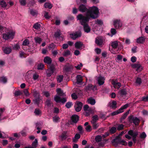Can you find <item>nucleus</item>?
<instances>
[{
	"instance_id": "nucleus-8",
	"label": "nucleus",
	"mask_w": 148,
	"mask_h": 148,
	"mask_svg": "<svg viewBox=\"0 0 148 148\" xmlns=\"http://www.w3.org/2000/svg\"><path fill=\"white\" fill-rule=\"evenodd\" d=\"M104 39L101 36L97 37L95 39V43L99 46H101L103 44Z\"/></svg>"
},
{
	"instance_id": "nucleus-60",
	"label": "nucleus",
	"mask_w": 148,
	"mask_h": 148,
	"mask_svg": "<svg viewBox=\"0 0 148 148\" xmlns=\"http://www.w3.org/2000/svg\"><path fill=\"white\" fill-rule=\"evenodd\" d=\"M53 73V72L49 69L47 70L46 71V73L48 77L51 76Z\"/></svg>"
},
{
	"instance_id": "nucleus-27",
	"label": "nucleus",
	"mask_w": 148,
	"mask_h": 148,
	"mask_svg": "<svg viewBox=\"0 0 148 148\" xmlns=\"http://www.w3.org/2000/svg\"><path fill=\"white\" fill-rule=\"evenodd\" d=\"M92 85L91 84H89L86 86L85 88V90L87 91H90L92 89Z\"/></svg>"
},
{
	"instance_id": "nucleus-14",
	"label": "nucleus",
	"mask_w": 148,
	"mask_h": 148,
	"mask_svg": "<svg viewBox=\"0 0 148 148\" xmlns=\"http://www.w3.org/2000/svg\"><path fill=\"white\" fill-rule=\"evenodd\" d=\"M83 25L84 30L85 32L86 33H88L90 31L91 28L87 23Z\"/></svg>"
},
{
	"instance_id": "nucleus-56",
	"label": "nucleus",
	"mask_w": 148,
	"mask_h": 148,
	"mask_svg": "<svg viewBox=\"0 0 148 148\" xmlns=\"http://www.w3.org/2000/svg\"><path fill=\"white\" fill-rule=\"evenodd\" d=\"M95 23L99 25H101L103 24V22L102 21L99 19H97L95 21Z\"/></svg>"
},
{
	"instance_id": "nucleus-23",
	"label": "nucleus",
	"mask_w": 148,
	"mask_h": 148,
	"mask_svg": "<svg viewBox=\"0 0 148 148\" xmlns=\"http://www.w3.org/2000/svg\"><path fill=\"white\" fill-rule=\"evenodd\" d=\"M77 82L78 83H80L82 82V77L80 75H77L76 77Z\"/></svg>"
},
{
	"instance_id": "nucleus-58",
	"label": "nucleus",
	"mask_w": 148,
	"mask_h": 148,
	"mask_svg": "<svg viewBox=\"0 0 148 148\" xmlns=\"http://www.w3.org/2000/svg\"><path fill=\"white\" fill-rule=\"evenodd\" d=\"M147 135L145 133L143 132L140 135V137L141 139H144L146 137Z\"/></svg>"
},
{
	"instance_id": "nucleus-11",
	"label": "nucleus",
	"mask_w": 148,
	"mask_h": 148,
	"mask_svg": "<svg viewBox=\"0 0 148 148\" xmlns=\"http://www.w3.org/2000/svg\"><path fill=\"white\" fill-rule=\"evenodd\" d=\"M105 80V77L101 76L98 77L97 79L98 83L100 86L104 84Z\"/></svg>"
},
{
	"instance_id": "nucleus-44",
	"label": "nucleus",
	"mask_w": 148,
	"mask_h": 148,
	"mask_svg": "<svg viewBox=\"0 0 148 148\" xmlns=\"http://www.w3.org/2000/svg\"><path fill=\"white\" fill-rule=\"evenodd\" d=\"M49 48L50 50H53L56 47V45L53 43H51L49 45Z\"/></svg>"
},
{
	"instance_id": "nucleus-19",
	"label": "nucleus",
	"mask_w": 148,
	"mask_h": 148,
	"mask_svg": "<svg viewBox=\"0 0 148 148\" xmlns=\"http://www.w3.org/2000/svg\"><path fill=\"white\" fill-rule=\"evenodd\" d=\"M64 70L66 72L71 71L73 69V66L71 65H69L66 66L64 67Z\"/></svg>"
},
{
	"instance_id": "nucleus-21",
	"label": "nucleus",
	"mask_w": 148,
	"mask_h": 148,
	"mask_svg": "<svg viewBox=\"0 0 148 148\" xmlns=\"http://www.w3.org/2000/svg\"><path fill=\"white\" fill-rule=\"evenodd\" d=\"M87 102L88 103L92 105H94L96 103L95 100L92 98H89L88 99Z\"/></svg>"
},
{
	"instance_id": "nucleus-42",
	"label": "nucleus",
	"mask_w": 148,
	"mask_h": 148,
	"mask_svg": "<svg viewBox=\"0 0 148 148\" xmlns=\"http://www.w3.org/2000/svg\"><path fill=\"white\" fill-rule=\"evenodd\" d=\"M92 119L91 121V123L96 122V121L98 119V116L97 115H95L92 117Z\"/></svg>"
},
{
	"instance_id": "nucleus-17",
	"label": "nucleus",
	"mask_w": 148,
	"mask_h": 148,
	"mask_svg": "<svg viewBox=\"0 0 148 148\" xmlns=\"http://www.w3.org/2000/svg\"><path fill=\"white\" fill-rule=\"evenodd\" d=\"M83 45V44L82 42L80 41H77L76 42L75 44V47L77 49H79L82 47Z\"/></svg>"
},
{
	"instance_id": "nucleus-10",
	"label": "nucleus",
	"mask_w": 148,
	"mask_h": 148,
	"mask_svg": "<svg viewBox=\"0 0 148 148\" xmlns=\"http://www.w3.org/2000/svg\"><path fill=\"white\" fill-rule=\"evenodd\" d=\"M82 105L83 104L82 102H77L75 106V110L77 112L80 111L82 108Z\"/></svg>"
},
{
	"instance_id": "nucleus-16",
	"label": "nucleus",
	"mask_w": 148,
	"mask_h": 148,
	"mask_svg": "<svg viewBox=\"0 0 148 148\" xmlns=\"http://www.w3.org/2000/svg\"><path fill=\"white\" fill-rule=\"evenodd\" d=\"M44 62L48 64H50L52 62L51 58L49 56L45 57L44 59Z\"/></svg>"
},
{
	"instance_id": "nucleus-3",
	"label": "nucleus",
	"mask_w": 148,
	"mask_h": 148,
	"mask_svg": "<svg viewBox=\"0 0 148 148\" xmlns=\"http://www.w3.org/2000/svg\"><path fill=\"white\" fill-rule=\"evenodd\" d=\"M14 34L15 33L14 32L10 31L3 34V38L5 40L12 39L14 38Z\"/></svg>"
},
{
	"instance_id": "nucleus-5",
	"label": "nucleus",
	"mask_w": 148,
	"mask_h": 148,
	"mask_svg": "<svg viewBox=\"0 0 148 148\" xmlns=\"http://www.w3.org/2000/svg\"><path fill=\"white\" fill-rule=\"evenodd\" d=\"M128 134L132 137V140L134 143H135L136 142V137L138 134V133L137 131L134 132L132 130H130L128 132Z\"/></svg>"
},
{
	"instance_id": "nucleus-2",
	"label": "nucleus",
	"mask_w": 148,
	"mask_h": 148,
	"mask_svg": "<svg viewBox=\"0 0 148 148\" xmlns=\"http://www.w3.org/2000/svg\"><path fill=\"white\" fill-rule=\"evenodd\" d=\"M56 91L58 95H56L54 97V100L57 103L61 102L64 103L66 101V97L62 98L61 96L65 97L66 96L65 93L60 88H57Z\"/></svg>"
},
{
	"instance_id": "nucleus-6",
	"label": "nucleus",
	"mask_w": 148,
	"mask_h": 148,
	"mask_svg": "<svg viewBox=\"0 0 148 148\" xmlns=\"http://www.w3.org/2000/svg\"><path fill=\"white\" fill-rule=\"evenodd\" d=\"M128 119L130 122H132L135 125H138L140 120L136 117L131 115L128 117Z\"/></svg>"
},
{
	"instance_id": "nucleus-51",
	"label": "nucleus",
	"mask_w": 148,
	"mask_h": 148,
	"mask_svg": "<svg viewBox=\"0 0 148 148\" xmlns=\"http://www.w3.org/2000/svg\"><path fill=\"white\" fill-rule=\"evenodd\" d=\"M27 0H19L20 4L23 6H25L26 4Z\"/></svg>"
},
{
	"instance_id": "nucleus-64",
	"label": "nucleus",
	"mask_w": 148,
	"mask_h": 148,
	"mask_svg": "<svg viewBox=\"0 0 148 148\" xmlns=\"http://www.w3.org/2000/svg\"><path fill=\"white\" fill-rule=\"evenodd\" d=\"M83 66L82 64L80 63L77 66H75V67L77 70H79L81 69V68Z\"/></svg>"
},
{
	"instance_id": "nucleus-15",
	"label": "nucleus",
	"mask_w": 148,
	"mask_h": 148,
	"mask_svg": "<svg viewBox=\"0 0 148 148\" xmlns=\"http://www.w3.org/2000/svg\"><path fill=\"white\" fill-rule=\"evenodd\" d=\"M79 10L82 12H84L87 11L88 10H87V8L86 6L83 4H81L79 7Z\"/></svg>"
},
{
	"instance_id": "nucleus-38",
	"label": "nucleus",
	"mask_w": 148,
	"mask_h": 148,
	"mask_svg": "<svg viewBox=\"0 0 148 148\" xmlns=\"http://www.w3.org/2000/svg\"><path fill=\"white\" fill-rule=\"evenodd\" d=\"M44 6L46 8L51 9L52 7V5L49 3H46L44 4Z\"/></svg>"
},
{
	"instance_id": "nucleus-30",
	"label": "nucleus",
	"mask_w": 148,
	"mask_h": 148,
	"mask_svg": "<svg viewBox=\"0 0 148 148\" xmlns=\"http://www.w3.org/2000/svg\"><path fill=\"white\" fill-rule=\"evenodd\" d=\"M40 101V97L35 98L33 100L34 102V103L37 105H38Z\"/></svg>"
},
{
	"instance_id": "nucleus-46",
	"label": "nucleus",
	"mask_w": 148,
	"mask_h": 148,
	"mask_svg": "<svg viewBox=\"0 0 148 148\" xmlns=\"http://www.w3.org/2000/svg\"><path fill=\"white\" fill-rule=\"evenodd\" d=\"M91 123L92 124L93 129H96L99 127L98 123H96V122H92Z\"/></svg>"
},
{
	"instance_id": "nucleus-13",
	"label": "nucleus",
	"mask_w": 148,
	"mask_h": 148,
	"mask_svg": "<svg viewBox=\"0 0 148 148\" xmlns=\"http://www.w3.org/2000/svg\"><path fill=\"white\" fill-rule=\"evenodd\" d=\"M79 119V116L77 115H74L71 117V120L72 122L71 124L73 123H76L78 121Z\"/></svg>"
},
{
	"instance_id": "nucleus-25",
	"label": "nucleus",
	"mask_w": 148,
	"mask_h": 148,
	"mask_svg": "<svg viewBox=\"0 0 148 148\" xmlns=\"http://www.w3.org/2000/svg\"><path fill=\"white\" fill-rule=\"evenodd\" d=\"M112 84L114 85V87L115 88H119L121 86V84L119 82H116L114 81H112Z\"/></svg>"
},
{
	"instance_id": "nucleus-61",
	"label": "nucleus",
	"mask_w": 148,
	"mask_h": 148,
	"mask_svg": "<svg viewBox=\"0 0 148 148\" xmlns=\"http://www.w3.org/2000/svg\"><path fill=\"white\" fill-rule=\"evenodd\" d=\"M44 16L47 19H49L50 18V16L49 15L48 13L46 11L44 12Z\"/></svg>"
},
{
	"instance_id": "nucleus-7",
	"label": "nucleus",
	"mask_w": 148,
	"mask_h": 148,
	"mask_svg": "<svg viewBox=\"0 0 148 148\" xmlns=\"http://www.w3.org/2000/svg\"><path fill=\"white\" fill-rule=\"evenodd\" d=\"M82 34L80 32H76L70 34L71 38L74 40L81 36Z\"/></svg>"
},
{
	"instance_id": "nucleus-48",
	"label": "nucleus",
	"mask_w": 148,
	"mask_h": 148,
	"mask_svg": "<svg viewBox=\"0 0 148 148\" xmlns=\"http://www.w3.org/2000/svg\"><path fill=\"white\" fill-rule=\"evenodd\" d=\"M116 101H113L112 102V105L111 106L112 108V109H116Z\"/></svg>"
},
{
	"instance_id": "nucleus-4",
	"label": "nucleus",
	"mask_w": 148,
	"mask_h": 148,
	"mask_svg": "<svg viewBox=\"0 0 148 148\" xmlns=\"http://www.w3.org/2000/svg\"><path fill=\"white\" fill-rule=\"evenodd\" d=\"M129 106L128 104H126L122 106L119 110L117 111H114L111 113L112 116H114L118 114L123 112V110L126 109Z\"/></svg>"
},
{
	"instance_id": "nucleus-63",
	"label": "nucleus",
	"mask_w": 148,
	"mask_h": 148,
	"mask_svg": "<svg viewBox=\"0 0 148 148\" xmlns=\"http://www.w3.org/2000/svg\"><path fill=\"white\" fill-rule=\"evenodd\" d=\"M41 125L39 123H37L36 127L38 130H40L42 128Z\"/></svg>"
},
{
	"instance_id": "nucleus-57",
	"label": "nucleus",
	"mask_w": 148,
	"mask_h": 148,
	"mask_svg": "<svg viewBox=\"0 0 148 148\" xmlns=\"http://www.w3.org/2000/svg\"><path fill=\"white\" fill-rule=\"evenodd\" d=\"M86 130L88 132H90L92 130L91 126L90 125H88L85 128Z\"/></svg>"
},
{
	"instance_id": "nucleus-50",
	"label": "nucleus",
	"mask_w": 148,
	"mask_h": 148,
	"mask_svg": "<svg viewBox=\"0 0 148 148\" xmlns=\"http://www.w3.org/2000/svg\"><path fill=\"white\" fill-rule=\"evenodd\" d=\"M39 76L36 73H34L33 75V79L34 80H37L39 78Z\"/></svg>"
},
{
	"instance_id": "nucleus-12",
	"label": "nucleus",
	"mask_w": 148,
	"mask_h": 148,
	"mask_svg": "<svg viewBox=\"0 0 148 148\" xmlns=\"http://www.w3.org/2000/svg\"><path fill=\"white\" fill-rule=\"evenodd\" d=\"M114 25L116 28H119L122 26V23L120 20H114Z\"/></svg>"
},
{
	"instance_id": "nucleus-18",
	"label": "nucleus",
	"mask_w": 148,
	"mask_h": 148,
	"mask_svg": "<svg viewBox=\"0 0 148 148\" xmlns=\"http://www.w3.org/2000/svg\"><path fill=\"white\" fill-rule=\"evenodd\" d=\"M118 93L121 96H123L126 95L127 92L126 90L124 89L120 90L118 92Z\"/></svg>"
},
{
	"instance_id": "nucleus-35",
	"label": "nucleus",
	"mask_w": 148,
	"mask_h": 148,
	"mask_svg": "<svg viewBox=\"0 0 148 148\" xmlns=\"http://www.w3.org/2000/svg\"><path fill=\"white\" fill-rule=\"evenodd\" d=\"M71 54L70 51L68 50H66L64 51L63 55L65 57H67Z\"/></svg>"
},
{
	"instance_id": "nucleus-24",
	"label": "nucleus",
	"mask_w": 148,
	"mask_h": 148,
	"mask_svg": "<svg viewBox=\"0 0 148 148\" xmlns=\"http://www.w3.org/2000/svg\"><path fill=\"white\" fill-rule=\"evenodd\" d=\"M80 135L79 134H76L74 137L73 139V141L74 143H76L77 140L80 138Z\"/></svg>"
},
{
	"instance_id": "nucleus-55",
	"label": "nucleus",
	"mask_w": 148,
	"mask_h": 148,
	"mask_svg": "<svg viewBox=\"0 0 148 148\" xmlns=\"http://www.w3.org/2000/svg\"><path fill=\"white\" fill-rule=\"evenodd\" d=\"M124 126V125L122 124H119L118 125L117 129L119 130H122L123 129Z\"/></svg>"
},
{
	"instance_id": "nucleus-49",
	"label": "nucleus",
	"mask_w": 148,
	"mask_h": 148,
	"mask_svg": "<svg viewBox=\"0 0 148 148\" xmlns=\"http://www.w3.org/2000/svg\"><path fill=\"white\" fill-rule=\"evenodd\" d=\"M119 144L122 145L124 146H126L127 145V143L126 141H124L123 140H121V139L120 138L119 142Z\"/></svg>"
},
{
	"instance_id": "nucleus-53",
	"label": "nucleus",
	"mask_w": 148,
	"mask_h": 148,
	"mask_svg": "<svg viewBox=\"0 0 148 148\" xmlns=\"http://www.w3.org/2000/svg\"><path fill=\"white\" fill-rule=\"evenodd\" d=\"M95 139L97 142H100L102 139L101 136L99 135L97 136L96 137Z\"/></svg>"
},
{
	"instance_id": "nucleus-33",
	"label": "nucleus",
	"mask_w": 148,
	"mask_h": 148,
	"mask_svg": "<svg viewBox=\"0 0 148 148\" xmlns=\"http://www.w3.org/2000/svg\"><path fill=\"white\" fill-rule=\"evenodd\" d=\"M41 25L40 24L36 23L34 24L33 27L36 29H40V28Z\"/></svg>"
},
{
	"instance_id": "nucleus-62",
	"label": "nucleus",
	"mask_w": 148,
	"mask_h": 148,
	"mask_svg": "<svg viewBox=\"0 0 148 148\" xmlns=\"http://www.w3.org/2000/svg\"><path fill=\"white\" fill-rule=\"evenodd\" d=\"M129 113V111H128L127 112L125 113L122 117L121 119H124L128 115Z\"/></svg>"
},
{
	"instance_id": "nucleus-37",
	"label": "nucleus",
	"mask_w": 148,
	"mask_h": 148,
	"mask_svg": "<svg viewBox=\"0 0 148 148\" xmlns=\"http://www.w3.org/2000/svg\"><path fill=\"white\" fill-rule=\"evenodd\" d=\"M61 34L60 30H58L55 32L54 36L56 38H59Z\"/></svg>"
},
{
	"instance_id": "nucleus-47",
	"label": "nucleus",
	"mask_w": 148,
	"mask_h": 148,
	"mask_svg": "<svg viewBox=\"0 0 148 148\" xmlns=\"http://www.w3.org/2000/svg\"><path fill=\"white\" fill-rule=\"evenodd\" d=\"M49 69L53 73L55 70L54 66L53 64L50 65Z\"/></svg>"
},
{
	"instance_id": "nucleus-43",
	"label": "nucleus",
	"mask_w": 148,
	"mask_h": 148,
	"mask_svg": "<svg viewBox=\"0 0 148 148\" xmlns=\"http://www.w3.org/2000/svg\"><path fill=\"white\" fill-rule=\"evenodd\" d=\"M116 129L115 127H113L109 129L110 133L111 134H113L116 132Z\"/></svg>"
},
{
	"instance_id": "nucleus-52",
	"label": "nucleus",
	"mask_w": 148,
	"mask_h": 148,
	"mask_svg": "<svg viewBox=\"0 0 148 148\" xmlns=\"http://www.w3.org/2000/svg\"><path fill=\"white\" fill-rule=\"evenodd\" d=\"M29 43V41L28 39L25 40L23 42L22 45L24 46L28 45Z\"/></svg>"
},
{
	"instance_id": "nucleus-59",
	"label": "nucleus",
	"mask_w": 148,
	"mask_h": 148,
	"mask_svg": "<svg viewBox=\"0 0 148 148\" xmlns=\"http://www.w3.org/2000/svg\"><path fill=\"white\" fill-rule=\"evenodd\" d=\"M34 112L35 115H39L41 113L40 111L39 110L37 109H35Z\"/></svg>"
},
{
	"instance_id": "nucleus-54",
	"label": "nucleus",
	"mask_w": 148,
	"mask_h": 148,
	"mask_svg": "<svg viewBox=\"0 0 148 148\" xmlns=\"http://www.w3.org/2000/svg\"><path fill=\"white\" fill-rule=\"evenodd\" d=\"M44 65L43 64H40L38 66L37 69L38 70H42L44 68Z\"/></svg>"
},
{
	"instance_id": "nucleus-26",
	"label": "nucleus",
	"mask_w": 148,
	"mask_h": 148,
	"mask_svg": "<svg viewBox=\"0 0 148 148\" xmlns=\"http://www.w3.org/2000/svg\"><path fill=\"white\" fill-rule=\"evenodd\" d=\"M7 6L6 2L3 0L0 1V6L3 8H5Z\"/></svg>"
},
{
	"instance_id": "nucleus-1",
	"label": "nucleus",
	"mask_w": 148,
	"mask_h": 148,
	"mask_svg": "<svg viewBox=\"0 0 148 148\" xmlns=\"http://www.w3.org/2000/svg\"><path fill=\"white\" fill-rule=\"evenodd\" d=\"M99 14V10L98 8L96 6H93L89 8L85 16L81 14L77 15V20L79 21L81 25H84L89 21L90 18L93 19L97 18Z\"/></svg>"
},
{
	"instance_id": "nucleus-32",
	"label": "nucleus",
	"mask_w": 148,
	"mask_h": 148,
	"mask_svg": "<svg viewBox=\"0 0 148 148\" xmlns=\"http://www.w3.org/2000/svg\"><path fill=\"white\" fill-rule=\"evenodd\" d=\"M83 109L85 111H92L91 108H90L88 105H85L83 107Z\"/></svg>"
},
{
	"instance_id": "nucleus-31",
	"label": "nucleus",
	"mask_w": 148,
	"mask_h": 148,
	"mask_svg": "<svg viewBox=\"0 0 148 148\" xmlns=\"http://www.w3.org/2000/svg\"><path fill=\"white\" fill-rule=\"evenodd\" d=\"M30 13L33 16L36 15L38 14V12L37 11L33 9H31L30 10Z\"/></svg>"
},
{
	"instance_id": "nucleus-41",
	"label": "nucleus",
	"mask_w": 148,
	"mask_h": 148,
	"mask_svg": "<svg viewBox=\"0 0 148 148\" xmlns=\"http://www.w3.org/2000/svg\"><path fill=\"white\" fill-rule=\"evenodd\" d=\"M60 137L62 140L66 139L67 138L66 133V132H63Z\"/></svg>"
},
{
	"instance_id": "nucleus-28",
	"label": "nucleus",
	"mask_w": 148,
	"mask_h": 148,
	"mask_svg": "<svg viewBox=\"0 0 148 148\" xmlns=\"http://www.w3.org/2000/svg\"><path fill=\"white\" fill-rule=\"evenodd\" d=\"M118 45V42L117 41H115L112 42L111 43V46L112 48L114 49H116Z\"/></svg>"
},
{
	"instance_id": "nucleus-29",
	"label": "nucleus",
	"mask_w": 148,
	"mask_h": 148,
	"mask_svg": "<svg viewBox=\"0 0 148 148\" xmlns=\"http://www.w3.org/2000/svg\"><path fill=\"white\" fill-rule=\"evenodd\" d=\"M34 40L36 44H40L42 41V39L38 37H36L35 38Z\"/></svg>"
},
{
	"instance_id": "nucleus-20",
	"label": "nucleus",
	"mask_w": 148,
	"mask_h": 148,
	"mask_svg": "<svg viewBox=\"0 0 148 148\" xmlns=\"http://www.w3.org/2000/svg\"><path fill=\"white\" fill-rule=\"evenodd\" d=\"M145 41V38L143 37H140L137 38V42L138 43H143Z\"/></svg>"
},
{
	"instance_id": "nucleus-45",
	"label": "nucleus",
	"mask_w": 148,
	"mask_h": 148,
	"mask_svg": "<svg viewBox=\"0 0 148 148\" xmlns=\"http://www.w3.org/2000/svg\"><path fill=\"white\" fill-rule=\"evenodd\" d=\"M63 76L62 75H60L58 76L57 77V81L60 83L62 82L63 80Z\"/></svg>"
},
{
	"instance_id": "nucleus-9",
	"label": "nucleus",
	"mask_w": 148,
	"mask_h": 148,
	"mask_svg": "<svg viewBox=\"0 0 148 148\" xmlns=\"http://www.w3.org/2000/svg\"><path fill=\"white\" fill-rule=\"evenodd\" d=\"M120 138L119 136L116 137L114 139L112 140L111 142L112 144L115 147L117 146L118 144H119Z\"/></svg>"
},
{
	"instance_id": "nucleus-40",
	"label": "nucleus",
	"mask_w": 148,
	"mask_h": 148,
	"mask_svg": "<svg viewBox=\"0 0 148 148\" xmlns=\"http://www.w3.org/2000/svg\"><path fill=\"white\" fill-rule=\"evenodd\" d=\"M53 121L55 123H58L59 122L60 118L58 116H55L53 117Z\"/></svg>"
},
{
	"instance_id": "nucleus-39",
	"label": "nucleus",
	"mask_w": 148,
	"mask_h": 148,
	"mask_svg": "<svg viewBox=\"0 0 148 148\" xmlns=\"http://www.w3.org/2000/svg\"><path fill=\"white\" fill-rule=\"evenodd\" d=\"M142 83L141 79L140 78L138 77L136 79L135 83L137 85H140Z\"/></svg>"
},
{
	"instance_id": "nucleus-22",
	"label": "nucleus",
	"mask_w": 148,
	"mask_h": 148,
	"mask_svg": "<svg viewBox=\"0 0 148 148\" xmlns=\"http://www.w3.org/2000/svg\"><path fill=\"white\" fill-rule=\"evenodd\" d=\"M4 52L7 54H9L11 51V49L10 47H6L3 49Z\"/></svg>"
},
{
	"instance_id": "nucleus-34",
	"label": "nucleus",
	"mask_w": 148,
	"mask_h": 148,
	"mask_svg": "<svg viewBox=\"0 0 148 148\" xmlns=\"http://www.w3.org/2000/svg\"><path fill=\"white\" fill-rule=\"evenodd\" d=\"M38 145V140L37 139H35L34 141L32 143V147H33L34 148H36Z\"/></svg>"
},
{
	"instance_id": "nucleus-36",
	"label": "nucleus",
	"mask_w": 148,
	"mask_h": 148,
	"mask_svg": "<svg viewBox=\"0 0 148 148\" xmlns=\"http://www.w3.org/2000/svg\"><path fill=\"white\" fill-rule=\"evenodd\" d=\"M23 92L20 90L16 91L14 93V95L15 97H17L22 94Z\"/></svg>"
}]
</instances>
